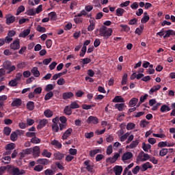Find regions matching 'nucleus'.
<instances>
[{
    "label": "nucleus",
    "mask_w": 175,
    "mask_h": 175,
    "mask_svg": "<svg viewBox=\"0 0 175 175\" xmlns=\"http://www.w3.org/2000/svg\"><path fill=\"white\" fill-rule=\"evenodd\" d=\"M8 172L11 175H24L25 174V170H20L18 167L14 165H8Z\"/></svg>",
    "instance_id": "nucleus-1"
},
{
    "label": "nucleus",
    "mask_w": 175,
    "mask_h": 175,
    "mask_svg": "<svg viewBox=\"0 0 175 175\" xmlns=\"http://www.w3.org/2000/svg\"><path fill=\"white\" fill-rule=\"evenodd\" d=\"M99 33L100 36H103L105 39H109L113 33V29L107 28L106 26H102L99 29Z\"/></svg>",
    "instance_id": "nucleus-2"
},
{
    "label": "nucleus",
    "mask_w": 175,
    "mask_h": 175,
    "mask_svg": "<svg viewBox=\"0 0 175 175\" xmlns=\"http://www.w3.org/2000/svg\"><path fill=\"white\" fill-rule=\"evenodd\" d=\"M84 165L86 166V170L89 172V173L94 174L95 173V170H94V164L90 163V161L87 160L84 161Z\"/></svg>",
    "instance_id": "nucleus-3"
},
{
    "label": "nucleus",
    "mask_w": 175,
    "mask_h": 175,
    "mask_svg": "<svg viewBox=\"0 0 175 175\" xmlns=\"http://www.w3.org/2000/svg\"><path fill=\"white\" fill-rule=\"evenodd\" d=\"M87 123L94 124V125H96V124L99 123V119L96 116H90L87 119Z\"/></svg>",
    "instance_id": "nucleus-4"
},
{
    "label": "nucleus",
    "mask_w": 175,
    "mask_h": 175,
    "mask_svg": "<svg viewBox=\"0 0 175 175\" xmlns=\"http://www.w3.org/2000/svg\"><path fill=\"white\" fill-rule=\"evenodd\" d=\"M10 49H12V50H18V49H20V40H14L10 44Z\"/></svg>",
    "instance_id": "nucleus-5"
},
{
    "label": "nucleus",
    "mask_w": 175,
    "mask_h": 175,
    "mask_svg": "<svg viewBox=\"0 0 175 175\" xmlns=\"http://www.w3.org/2000/svg\"><path fill=\"white\" fill-rule=\"evenodd\" d=\"M133 158V154L131 152H126L124 154H123L122 157V161L123 162H125V161H128L129 159H131Z\"/></svg>",
    "instance_id": "nucleus-6"
},
{
    "label": "nucleus",
    "mask_w": 175,
    "mask_h": 175,
    "mask_svg": "<svg viewBox=\"0 0 175 175\" xmlns=\"http://www.w3.org/2000/svg\"><path fill=\"white\" fill-rule=\"evenodd\" d=\"M23 105V101L21 98H14L13 102L11 103L12 107H18Z\"/></svg>",
    "instance_id": "nucleus-7"
},
{
    "label": "nucleus",
    "mask_w": 175,
    "mask_h": 175,
    "mask_svg": "<svg viewBox=\"0 0 175 175\" xmlns=\"http://www.w3.org/2000/svg\"><path fill=\"white\" fill-rule=\"evenodd\" d=\"M5 18L7 25H10V24H13V23L16 21V17L10 14L7 15Z\"/></svg>",
    "instance_id": "nucleus-8"
},
{
    "label": "nucleus",
    "mask_w": 175,
    "mask_h": 175,
    "mask_svg": "<svg viewBox=\"0 0 175 175\" xmlns=\"http://www.w3.org/2000/svg\"><path fill=\"white\" fill-rule=\"evenodd\" d=\"M32 148H27L23 150L22 152H21V157L24 158L26 155H29V154H32Z\"/></svg>",
    "instance_id": "nucleus-9"
},
{
    "label": "nucleus",
    "mask_w": 175,
    "mask_h": 175,
    "mask_svg": "<svg viewBox=\"0 0 175 175\" xmlns=\"http://www.w3.org/2000/svg\"><path fill=\"white\" fill-rule=\"evenodd\" d=\"M72 132H73V129H72V128L67 129L62 135L63 140H66V139L72 135Z\"/></svg>",
    "instance_id": "nucleus-10"
},
{
    "label": "nucleus",
    "mask_w": 175,
    "mask_h": 175,
    "mask_svg": "<svg viewBox=\"0 0 175 175\" xmlns=\"http://www.w3.org/2000/svg\"><path fill=\"white\" fill-rule=\"evenodd\" d=\"M152 165H151V163L146 162L142 165L141 172H146L148 169H152Z\"/></svg>",
    "instance_id": "nucleus-11"
},
{
    "label": "nucleus",
    "mask_w": 175,
    "mask_h": 175,
    "mask_svg": "<svg viewBox=\"0 0 175 175\" xmlns=\"http://www.w3.org/2000/svg\"><path fill=\"white\" fill-rule=\"evenodd\" d=\"M159 90H161V85L153 86L148 92L149 95H154V92H157V91H159Z\"/></svg>",
    "instance_id": "nucleus-12"
},
{
    "label": "nucleus",
    "mask_w": 175,
    "mask_h": 175,
    "mask_svg": "<svg viewBox=\"0 0 175 175\" xmlns=\"http://www.w3.org/2000/svg\"><path fill=\"white\" fill-rule=\"evenodd\" d=\"M89 23L90 25L88 27V31H89V32H91L95 29V19H90L89 21Z\"/></svg>",
    "instance_id": "nucleus-13"
},
{
    "label": "nucleus",
    "mask_w": 175,
    "mask_h": 175,
    "mask_svg": "<svg viewBox=\"0 0 175 175\" xmlns=\"http://www.w3.org/2000/svg\"><path fill=\"white\" fill-rule=\"evenodd\" d=\"M112 102H113V103H124L125 100L121 96H116L112 100Z\"/></svg>",
    "instance_id": "nucleus-14"
},
{
    "label": "nucleus",
    "mask_w": 175,
    "mask_h": 175,
    "mask_svg": "<svg viewBox=\"0 0 175 175\" xmlns=\"http://www.w3.org/2000/svg\"><path fill=\"white\" fill-rule=\"evenodd\" d=\"M49 121L46 119L41 120L37 126V129H42V128H44L46 125H47Z\"/></svg>",
    "instance_id": "nucleus-15"
},
{
    "label": "nucleus",
    "mask_w": 175,
    "mask_h": 175,
    "mask_svg": "<svg viewBox=\"0 0 175 175\" xmlns=\"http://www.w3.org/2000/svg\"><path fill=\"white\" fill-rule=\"evenodd\" d=\"M73 96H75V94H73L72 92H64L62 94V98L64 100H66V99H70V98H73Z\"/></svg>",
    "instance_id": "nucleus-16"
},
{
    "label": "nucleus",
    "mask_w": 175,
    "mask_h": 175,
    "mask_svg": "<svg viewBox=\"0 0 175 175\" xmlns=\"http://www.w3.org/2000/svg\"><path fill=\"white\" fill-rule=\"evenodd\" d=\"M113 172L116 175H121V174L122 173V166L116 165L113 167Z\"/></svg>",
    "instance_id": "nucleus-17"
},
{
    "label": "nucleus",
    "mask_w": 175,
    "mask_h": 175,
    "mask_svg": "<svg viewBox=\"0 0 175 175\" xmlns=\"http://www.w3.org/2000/svg\"><path fill=\"white\" fill-rule=\"evenodd\" d=\"M32 150L33 157L35 158H36V157H39V154H40V148H39V146H35Z\"/></svg>",
    "instance_id": "nucleus-18"
},
{
    "label": "nucleus",
    "mask_w": 175,
    "mask_h": 175,
    "mask_svg": "<svg viewBox=\"0 0 175 175\" xmlns=\"http://www.w3.org/2000/svg\"><path fill=\"white\" fill-rule=\"evenodd\" d=\"M170 36H175V31L172 29H169L165 31V35L163 36V38H170Z\"/></svg>",
    "instance_id": "nucleus-19"
},
{
    "label": "nucleus",
    "mask_w": 175,
    "mask_h": 175,
    "mask_svg": "<svg viewBox=\"0 0 175 175\" xmlns=\"http://www.w3.org/2000/svg\"><path fill=\"white\" fill-rule=\"evenodd\" d=\"M26 107L27 110L32 111L35 109V103H33V101H28L27 103Z\"/></svg>",
    "instance_id": "nucleus-20"
},
{
    "label": "nucleus",
    "mask_w": 175,
    "mask_h": 175,
    "mask_svg": "<svg viewBox=\"0 0 175 175\" xmlns=\"http://www.w3.org/2000/svg\"><path fill=\"white\" fill-rule=\"evenodd\" d=\"M29 33H31V29H25L19 34V38H27V36H28Z\"/></svg>",
    "instance_id": "nucleus-21"
},
{
    "label": "nucleus",
    "mask_w": 175,
    "mask_h": 175,
    "mask_svg": "<svg viewBox=\"0 0 175 175\" xmlns=\"http://www.w3.org/2000/svg\"><path fill=\"white\" fill-rule=\"evenodd\" d=\"M150 20V16H148V13L147 12H145L144 13V16L141 20V23L142 24H146V23H148V21Z\"/></svg>",
    "instance_id": "nucleus-22"
},
{
    "label": "nucleus",
    "mask_w": 175,
    "mask_h": 175,
    "mask_svg": "<svg viewBox=\"0 0 175 175\" xmlns=\"http://www.w3.org/2000/svg\"><path fill=\"white\" fill-rule=\"evenodd\" d=\"M51 144L54 146L55 148H62V144L58 142L57 139L51 141Z\"/></svg>",
    "instance_id": "nucleus-23"
},
{
    "label": "nucleus",
    "mask_w": 175,
    "mask_h": 175,
    "mask_svg": "<svg viewBox=\"0 0 175 175\" xmlns=\"http://www.w3.org/2000/svg\"><path fill=\"white\" fill-rule=\"evenodd\" d=\"M55 159H57V161H61V159H64L65 158V154L57 152L56 153L54 154Z\"/></svg>",
    "instance_id": "nucleus-24"
},
{
    "label": "nucleus",
    "mask_w": 175,
    "mask_h": 175,
    "mask_svg": "<svg viewBox=\"0 0 175 175\" xmlns=\"http://www.w3.org/2000/svg\"><path fill=\"white\" fill-rule=\"evenodd\" d=\"M137 102H139V98H133L130 100L129 105L130 107H133V106H136V105L137 104Z\"/></svg>",
    "instance_id": "nucleus-25"
},
{
    "label": "nucleus",
    "mask_w": 175,
    "mask_h": 175,
    "mask_svg": "<svg viewBox=\"0 0 175 175\" xmlns=\"http://www.w3.org/2000/svg\"><path fill=\"white\" fill-rule=\"evenodd\" d=\"M31 72L33 75L34 77H39L40 76V72H39V70H38V67H33Z\"/></svg>",
    "instance_id": "nucleus-26"
},
{
    "label": "nucleus",
    "mask_w": 175,
    "mask_h": 175,
    "mask_svg": "<svg viewBox=\"0 0 175 175\" xmlns=\"http://www.w3.org/2000/svg\"><path fill=\"white\" fill-rule=\"evenodd\" d=\"M139 145V140L136 139L135 141H133L129 146H126V148H136L137 146Z\"/></svg>",
    "instance_id": "nucleus-27"
},
{
    "label": "nucleus",
    "mask_w": 175,
    "mask_h": 175,
    "mask_svg": "<svg viewBox=\"0 0 175 175\" xmlns=\"http://www.w3.org/2000/svg\"><path fill=\"white\" fill-rule=\"evenodd\" d=\"M170 107L167 105H163L160 108V111L161 113H166V111H170Z\"/></svg>",
    "instance_id": "nucleus-28"
},
{
    "label": "nucleus",
    "mask_w": 175,
    "mask_h": 175,
    "mask_svg": "<svg viewBox=\"0 0 175 175\" xmlns=\"http://www.w3.org/2000/svg\"><path fill=\"white\" fill-rule=\"evenodd\" d=\"M3 133L5 136H9L12 133V129L9 126H5L3 128Z\"/></svg>",
    "instance_id": "nucleus-29"
},
{
    "label": "nucleus",
    "mask_w": 175,
    "mask_h": 175,
    "mask_svg": "<svg viewBox=\"0 0 175 175\" xmlns=\"http://www.w3.org/2000/svg\"><path fill=\"white\" fill-rule=\"evenodd\" d=\"M37 163H39V165H46L49 163V159H38L37 160Z\"/></svg>",
    "instance_id": "nucleus-30"
},
{
    "label": "nucleus",
    "mask_w": 175,
    "mask_h": 175,
    "mask_svg": "<svg viewBox=\"0 0 175 175\" xmlns=\"http://www.w3.org/2000/svg\"><path fill=\"white\" fill-rule=\"evenodd\" d=\"M3 66L5 70L10 69V68H12V62H10L9 60L5 61L3 64Z\"/></svg>",
    "instance_id": "nucleus-31"
},
{
    "label": "nucleus",
    "mask_w": 175,
    "mask_h": 175,
    "mask_svg": "<svg viewBox=\"0 0 175 175\" xmlns=\"http://www.w3.org/2000/svg\"><path fill=\"white\" fill-rule=\"evenodd\" d=\"M51 21H55L57 20V12H51L48 14Z\"/></svg>",
    "instance_id": "nucleus-32"
},
{
    "label": "nucleus",
    "mask_w": 175,
    "mask_h": 175,
    "mask_svg": "<svg viewBox=\"0 0 175 175\" xmlns=\"http://www.w3.org/2000/svg\"><path fill=\"white\" fill-rule=\"evenodd\" d=\"M18 139V135H17V133L16 131H14L10 135V140L12 142H16V140Z\"/></svg>",
    "instance_id": "nucleus-33"
},
{
    "label": "nucleus",
    "mask_w": 175,
    "mask_h": 175,
    "mask_svg": "<svg viewBox=\"0 0 175 175\" xmlns=\"http://www.w3.org/2000/svg\"><path fill=\"white\" fill-rule=\"evenodd\" d=\"M116 109H118V111H124V107H125V103L116 104Z\"/></svg>",
    "instance_id": "nucleus-34"
},
{
    "label": "nucleus",
    "mask_w": 175,
    "mask_h": 175,
    "mask_svg": "<svg viewBox=\"0 0 175 175\" xmlns=\"http://www.w3.org/2000/svg\"><path fill=\"white\" fill-rule=\"evenodd\" d=\"M53 111L50 109H46L44 111V115L47 118H51V116H53Z\"/></svg>",
    "instance_id": "nucleus-35"
},
{
    "label": "nucleus",
    "mask_w": 175,
    "mask_h": 175,
    "mask_svg": "<svg viewBox=\"0 0 175 175\" xmlns=\"http://www.w3.org/2000/svg\"><path fill=\"white\" fill-rule=\"evenodd\" d=\"M167 152H169V150L167 148H162L159 151V156L160 157H165V155H167Z\"/></svg>",
    "instance_id": "nucleus-36"
},
{
    "label": "nucleus",
    "mask_w": 175,
    "mask_h": 175,
    "mask_svg": "<svg viewBox=\"0 0 175 175\" xmlns=\"http://www.w3.org/2000/svg\"><path fill=\"white\" fill-rule=\"evenodd\" d=\"M16 148V144L14 143L8 144L5 146V150H8V151H12V150H14Z\"/></svg>",
    "instance_id": "nucleus-37"
},
{
    "label": "nucleus",
    "mask_w": 175,
    "mask_h": 175,
    "mask_svg": "<svg viewBox=\"0 0 175 175\" xmlns=\"http://www.w3.org/2000/svg\"><path fill=\"white\" fill-rule=\"evenodd\" d=\"M120 28H122V31L124 32H129L131 31V27L128 26V25H120Z\"/></svg>",
    "instance_id": "nucleus-38"
},
{
    "label": "nucleus",
    "mask_w": 175,
    "mask_h": 175,
    "mask_svg": "<svg viewBox=\"0 0 175 175\" xmlns=\"http://www.w3.org/2000/svg\"><path fill=\"white\" fill-rule=\"evenodd\" d=\"M42 157H46V158H51V152H49L47 149H44L43 152H42Z\"/></svg>",
    "instance_id": "nucleus-39"
},
{
    "label": "nucleus",
    "mask_w": 175,
    "mask_h": 175,
    "mask_svg": "<svg viewBox=\"0 0 175 175\" xmlns=\"http://www.w3.org/2000/svg\"><path fill=\"white\" fill-rule=\"evenodd\" d=\"M142 148L144 151H146V152H148V150H151V145L149 144H146V143L142 144Z\"/></svg>",
    "instance_id": "nucleus-40"
},
{
    "label": "nucleus",
    "mask_w": 175,
    "mask_h": 175,
    "mask_svg": "<svg viewBox=\"0 0 175 175\" xmlns=\"http://www.w3.org/2000/svg\"><path fill=\"white\" fill-rule=\"evenodd\" d=\"M129 135H131V133L127 132V133H126L125 134H124L123 135H122V136L120 137V142H125V140H126V139H128V137H129Z\"/></svg>",
    "instance_id": "nucleus-41"
},
{
    "label": "nucleus",
    "mask_w": 175,
    "mask_h": 175,
    "mask_svg": "<svg viewBox=\"0 0 175 175\" xmlns=\"http://www.w3.org/2000/svg\"><path fill=\"white\" fill-rule=\"evenodd\" d=\"M135 126H136V124L133 122H129L126 124V129L127 131H132V129H134Z\"/></svg>",
    "instance_id": "nucleus-42"
},
{
    "label": "nucleus",
    "mask_w": 175,
    "mask_h": 175,
    "mask_svg": "<svg viewBox=\"0 0 175 175\" xmlns=\"http://www.w3.org/2000/svg\"><path fill=\"white\" fill-rule=\"evenodd\" d=\"M2 162L3 163H5V165H8V163H10V161H12V158L10 156H6L5 157H3Z\"/></svg>",
    "instance_id": "nucleus-43"
},
{
    "label": "nucleus",
    "mask_w": 175,
    "mask_h": 175,
    "mask_svg": "<svg viewBox=\"0 0 175 175\" xmlns=\"http://www.w3.org/2000/svg\"><path fill=\"white\" fill-rule=\"evenodd\" d=\"M124 12H125V10L122 8H118L116 10V16H118V17H121V16H122Z\"/></svg>",
    "instance_id": "nucleus-44"
},
{
    "label": "nucleus",
    "mask_w": 175,
    "mask_h": 175,
    "mask_svg": "<svg viewBox=\"0 0 175 175\" xmlns=\"http://www.w3.org/2000/svg\"><path fill=\"white\" fill-rule=\"evenodd\" d=\"M148 75H154L155 73V69H154V65L150 64L149 68L147 70Z\"/></svg>",
    "instance_id": "nucleus-45"
},
{
    "label": "nucleus",
    "mask_w": 175,
    "mask_h": 175,
    "mask_svg": "<svg viewBox=\"0 0 175 175\" xmlns=\"http://www.w3.org/2000/svg\"><path fill=\"white\" fill-rule=\"evenodd\" d=\"M40 142H41L40 139L38 138L36 135L31 139V143H33V144H39Z\"/></svg>",
    "instance_id": "nucleus-46"
},
{
    "label": "nucleus",
    "mask_w": 175,
    "mask_h": 175,
    "mask_svg": "<svg viewBox=\"0 0 175 175\" xmlns=\"http://www.w3.org/2000/svg\"><path fill=\"white\" fill-rule=\"evenodd\" d=\"M70 107L72 109H80V105L76 101H74V102L71 103Z\"/></svg>",
    "instance_id": "nucleus-47"
},
{
    "label": "nucleus",
    "mask_w": 175,
    "mask_h": 175,
    "mask_svg": "<svg viewBox=\"0 0 175 175\" xmlns=\"http://www.w3.org/2000/svg\"><path fill=\"white\" fill-rule=\"evenodd\" d=\"M64 111L65 114H66L67 116H70V114H72V108H70V107H69V106H66L64 108Z\"/></svg>",
    "instance_id": "nucleus-48"
},
{
    "label": "nucleus",
    "mask_w": 175,
    "mask_h": 175,
    "mask_svg": "<svg viewBox=\"0 0 175 175\" xmlns=\"http://www.w3.org/2000/svg\"><path fill=\"white\" fill-rule=\"evenodd\" d=\"M53 96H54V93H53V92H49L45 95L44 100H50V98H53Z\"/></svg>",
    "instance_id": "nucleus-49"
},
{
    "label": "nucleus",
    "mask_w": 175,
    "mask_h": 175,
    "mask_svg": "<svg viewBox=\"0 0 175 175\" xmlns=\"http://www.w3.org/2000/svg\"><path fill=\"white\" fill-rule=\"evenodd\" d=\"M92 107H95V105H87V104H84L82 105V109H83V110H90L91 109H92Z\"/></svg>",
    "instance_id": "nucleus-50"
},
{
    "label": "nucleus",
    "mask_w": 175,
    "mask_h": 175,
    "mask_svg": "<svg viewBox=\"0 0 175 175\" xmlns=\"http://www.w3.org/2000/svg\"><path fill=\"white\" fill-rule=\"evenodd\" d=\"M25 10V7L24 5H21L16 10V16H18L21 13H23Z\"/></svg>",
    "instance_id": "nucleus-51"
},
{
    "label": "nucleus",
    "mask_w": 175,
    "mask_h": 175,
    "mask_svg": "<svg viewBox=\"0 0 175 175\" xmlns=\"http://www.w3.org/2000/svg\"><path fill=\"white\" fill-rule=\"evenodd\" d=\"M149 124H150V122H148L146 120H141L139 125L142 128H146V126H147V125Z\"/></svg>",
    "instance_id": "nucleus-52"
},
{
    "label": "nucleus",
    "mask_w": 175,
    "mask_h": 175,
    "mask_svg": "<svg viewBox=\"0 0 175 175\" xmlns=\"http://www.w3.org/2000/svg\"><path fill=\"white\" fill-rule=\"evenodd\" d=\"M128 81V74L125 73L122 77V85H125Z\"/></svg>",
    "instance_id": "nucleus-53"
},
{
    "label": "nucleus",
    "mask_w": 175,
    "mask_h": 175,
    "mask_svg": "<svg viewBox=\"0 0 175 175\" xmlns=\"http://www.w3.org/2000/svg\"><path fill=\"white\" fill-rule=\"evenodd\" d=\"M8 85H10V87H17V81L14 79L10 81Z\"/></svg>",
    "instance_id": "nucleus-54"
},
{
    "label": "nucleus",
    "mask_w": 175,
    "mask_h": 175,
    "mask_svg": "<svg viewBox=\"0 0 175 175\" xmlns=\"http://www.w3.org/2000/svg\"><path fill=\"white\" fill-rule=\"evenodd\" d=\"M74 21L75 24H80L83 23V18H80V16H75Z\"/></svg>",
    "instance_id": "nucleus-55"
},
{
    "label": "nucleus",
    "mask_w": 175,
    "mask_h": 175,
    "mask_svg": "<svg viewBox=\"0 0 175 175\" xmlns=\"http://www.w3.org/2000/svg\"><path fill=\"white\" fill-rule=\"evenodd\" d=\"M44 169V167L43 165H36L33 168V170L35 172H42V170H43Z\"/></svg>",
    "instance_id": "nucleus-56"
},
{
    "label": "nucleus",
    "mask_w": 175,
    "mask_h": 175,
    "mask_svg": "<svg viewBox=\"0 0 175 175\" xmlns=\"http://www.w3.org/2000/svg\"><path fill=\"white\" fill-rule=\"evenodd\" d=\"M100 151L99 149H94L90 151V157H95Z\"/></svg>",
    "instance_id": "nucleus-57"
},
{
    "label": "nucleus",
    "mask_w": 175,
    "mask_h": 175,
    "mask_svg": "<svg viewBox=\"0 0 175 175\" xmlns=\"http://www.w3.org/2000/svg\"><path fill=\"white\" fill-rule=\"evenodd\" d=\"M26 66H27V63H25L24 62L18 63L16 65V68H18V69H23V68H25Z\"/></svg>",
    "instance_id": "nucleus-58"
},
{
    "label": "nucleus",
    "mask_w": 175,
    "mask_h": 175,
    "mask_svg": "<svg viewBox=\"0 0 175 175\" xmlns=\"http://www.w3.org/2000/svg\"><path fill=\"white\" fill-rule=\"evenodd\" d=\"M143 29H144V26H140L135 29V33L137 35H142V32H143Z\"/></svg>",
    "instance_id": "nucleus-59"
},
{
    "label": "nucleus",
    "mask_w": 175,
    "mask_h": 175,
    "mask_svg": "<svg viewBox=\"0 0 175 175\" xmlns=\"http://www.w3.org/2000/svg\"><path fill=\"white\" fill-rule=\"evenodd\" d=\"M26 137H35L36 136V133L35 132H27L25 133Z\"/></svg>",
    "instance_id": "nucleus-60"
},
{
    "label": "nucleus",
    "mask_w": 175,
    "mask_h": 175,
    "mask_svg": "<svg viewBox=\"0 0 175 175\" xmlns=\"http://www.w3.org/2000/svg\"><path fill=\"white\" fill-rule=\"evenodd\" d=\"M52 131L53 132H58L59 131V126H58V124H53L52 125Z\"/></svg>",
    "instance_id": "nucleus-61"
},
{
    "label": "nucleus",
    "mask_w": 175,
    "mask_h": 175,
    "mask_svg": "<svg viewBox=\"0 0 175 175\" xmlns=\"http://www.w3.org/2000/svg\"><path fill=\"white\" fill-rule=\"evenodd\" d=\"M54 88V85L53 84H49L46 86L45 91L47 92H50L53 91V89Z\"/></svg>",
    "instance_id": "nucleus-62"
},
{
    "label": "nucleus",
    "mask_w": 175,
    "mask_h": 175,
    "mask_svg": "<svg viewBox=\"0 0 175 175\" xmlns=\"http://www.w3.org/2000/svg\"><path fill=\"white\" fill-rule=\"evenodd\" d=\"M85 53H87V46H83L79 55L80 57H84V55H85Z\"/></svg>",
    "instance_id": "nucleus-63"
},
{
    "label": "nucleus",
    "mask_w": 175,
    "mask_h": 175,
    "mask_svg": "<svg viewBox=\"0 0 175 175\" xmlns=\"http://www.w3.org/2000/svg\"><path fill=\"white\" fill-rule=\"evenodd\" d=\"M44 174L45 175H54V172L53 171V170L47 169L44 171Z\"/></svg>",
    "instance_id": "nucleus-64"
}]
</instances>
